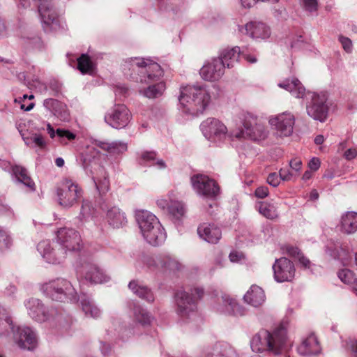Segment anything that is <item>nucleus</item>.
<instances>
[{
  "label": "nucleus",
  "instance_id": "f8f14e48",
  "mask_svg": "<svg viewBox=\"0 0 357 357\" xmlns=\"http://www.w3.org/2000/svg\"><path fill=\"white\" fill-rule=\"evenodd\" d=\"M98 149L106 151L109 155H118L127 151L128 144L126 142L120 140L107 142L93 139L91 142V145L87 146V154L95 158L100 154Z\"/></svg>",
  "mask_w": 357,
  "mask_h": 357
},
{
  "label": "nucleus",
  "instance_id": "4c0bfd02",
  "mask_svg": "<svg viewBox=\"0 0 357 357\" xmlns=\"http://www.w3.org/2000/svg\"><path fill=\"white\" fill-rule=\"evenodd\" d=\"M165 260L169 259L160 256H144L142 259V261L151 270H161V267L165 266Z\"/></svg>",
  "mask_w": 357,
  "mask_h": 357
},
{
  "label": "nucleus",
  "instance_id": "20e7f679",
  "mask_svg": "<svg viewBox=\"0 0 357 357\" xmlns=\"http://www.w3.org/2000/svg\"><path fill=\"white\" fill-rule=\"evenodd\" d=\"M211 100L210 91L205 86L187 85L181 87L178 107L192 115L202 113Z\"/></svg>",
  "mask_w": 357,
  "mask_h": 357
},
{
  "label": "nucleus",
  "instance_id": "f03ea898",
  "mask_svg": "<svg viewBox=\"0 0 357 357\" xmlns=\"http://www.w3.org/2000/svg\"><path fill=\"white\" fill-rule=\"evenodd\" d=\"M278 86L288 91L297 98L304 97L307 100L306 110L307 114L313 119L324 122L328 116V96L324 92L305 93V89L301 82L296 78L287 79L278 84Z\"/></svg>",
  "mask_w": 357,
  "mask_h": 357
},
{
  "label": "nucleus",
  "instance_id": "052dcab7",
  "mask_svg": "<svg viewBox=\"0 0 357 357\" xmlns=\"http://www.w3.org/2000/svg\"><path fill=\"white\" fill-rule=\"evenodd\" d=\"M90 212H91V208H90L89 204H88L87 203H83L82 205L80 215H79L80 218L82 220L86 219V218H88L89 216Z\"/></svg>",
  "mask_w": 357,
  "mask_h": 357
},
{
  "label": "nucleus",
  "instance_id": "4be33fe9",
  "mask_svg": "<svg viewBox=\"0 0 357 357\" xmlns=\"http://www.w3.org/2000/svg\"><path fill=\"white\" fill-rule=\"evenodd\" d=\"M24 306L29 316L33 320L43 322L48 319V311L38 298H31L24 301Z\"/></svg>",
  "mask_w": 357,
  "mask_h": 357
},
{
  "label": "nucleus",
  "instance_id": "a878e982",
  "mask_svg": "<svg viewBox=\"0 0 357 357\" xmlns=\"http://www.w3.org/2000/svg\"><path fill=\"white\" fill-rule=\"evenodd\" d=\"M82 273L84 279L91 284H101L109 280V277L94 264H86L83 266Z\"/></svg>",
  "mask_w": 357,
  "mask_h": 357
},
{
  "label": "nucleus",
  "instance_id": "393cba45",
  "mask_svg": "<svg viewBox=\"0 0 357 357\" xmlns=\"http://www.w3.org/2000/svg\"><path fill=\"white\" fill-rule=\"evenodd\" d=\"M337 227L343 234H355L357 231V212L347 211L342 213Z\"/></svg>",
  "mask_w": 357,
  "mask_h": 357
},
{
  "label": "nucleus",
  "instance_id": "a18cd8bd",
  "mask_svg": "<svg viewBox=\"0 0 357 357\" xmlns=\"http://www.w3.org/2000/svg\"><path fill=\"white\" fill-rule=\"evenodd\" d=\"M15 327L10 317H0V337L7 336L13 333Z\"/></svg>",
  "mask_w": 357,
  "mask_h": 357
},
{
  "label": "nucleus",
  "instance_id": "7ed1b4c3",
  "mask_svg": "<svg viewBox=\"0 0 357 357\" xmlns=\"http://www.w3.org/2000/svg\"><path fill=\"white\" fill-rule=\"evenodd\" d=\"M250 347L255 352L268 351L278 355L287 347V328L281 324L272 331H261L253 336Z\"/></svg>",
  "mask_w": 357,
  "mask_h": 357
},
{
  "label": "nucleus",
  "instance_id": "680f3d73",
  "mask_svg": "<svg viewBox=\"0 0 357 357\" xmlns=\"http://www.w3.org/2000/svg\"><path fill=\"white\" fill-rule=\"evenodd\" d=\"M229 257L231 262H240L244 259V255L241 252L233 251L229 254Z\"/></svg>",
  "mask_w": 357,
  "mask_h": 357
},
{
  "label": "nucleus",
  "instance_id": "aec40b11",
  "mask_svg": "<svg viewBox=\"0 0 357 357\" xmlns=\"http://www.w3.org/2000/svg\"><path fill=\"white\" fill-rule=\"evenodd\" d=\"M213 308L220 314H233L240 316L245 314L244 307L240 305L234 298L227 294H223L218 298Z\"/></svg>",
  "mask_w": 357,
  "mask_h": 357
},
{
  "label": "nucleus",
  "instance_id": "ea45409f",
  "mask_svg": "<svg viewBox=\"0 0 357 357\" xmlns=\"http://www.w3.org/2000/svg\"><path fill=\"white\" fill-rule=\"evenodd\" d=\"M133 315L135 320L142 324H149L151 321V316L149 313L140 306H135L133 308Z\"/></svg>",
  "mask_w": 357,
  "mask_h": 357
},
{
  "label": "nucleus",
  "instance_id": "4468645a",
  "mask_svg": "<svg viewBox=\"0 0 357 357\" xmlns=\"http://www.w3.org/2000/svg\"><path fill=\"white\" fill-rule=\"evenodd\" d=\"M191 184L195 192L204 197L213 199L220 192L215 181L208 176L196 174L191 177Z\"/></svg>",
  "mask_w": 357,
  "mask_h": 357
},
{
  "label": "nucleus",
  "instance_id": "13d9d810",
  "mask_svg": "<svg viewBox=\"0 0 357 357\" xmlns=\"http://www.w3.org/2000/svg\"><path fill=\"white\" fill-rule=\"evenodd\" d=\"M347 348L354 357H357V340L350 339L346 342Z\"/></svg>",
  "mask_w": 357,
  "mask_h": 357
},
{
  "label": "nucleus",
  "instance_id": "774afa93",
  "mask_svg": "<svg viewBox=\"0 0 357 357\" xmlns=\"http://www.w3.org/2000/svg\"><path fill=\"white\" fill-rule=\"evenodd\" d=\"M152 166H155L158 169H164L167 167L166 163L162 159L157 158Z\"/></svg>",
  "mask_w": 357,
  "mask_h": 357
},
{
  "label": "nucleus",
  "instance_id": "3c124183",
  "mask_svg": "<svg viewBox=\"0 0 357 357\" xmlns=\"http://www.w3.org/2000/svg\"><path fill=\"white\" fill-rule=\"evenodd\" d=\"M173 200L174 199H172L170 195L161 197L157 199L156 204L161 209L168 211Z\"/></svg>",
  "mask_w": 357,
  "mask_h": 357
},
{
  "label": "nucleus",
  "instance_id": "1a4fd4ad",
  "mask_svg": "<svg viewBox=\"0 0 357 357\" xmlns=\"http://www.w3.org/2000/svg\"><path fill=\"white\" fill-rule=\"evenodd\" d=\"M200 130L206 139L214 143L222 142L226 139H236L235 137L231 136L234 130L228 131L227 126L215 118H208L204 121L200 125Z\"/></svg>",
  "mask_w": 357,
  "mask_h": 357
},
{
  "label": "nucleus",
  "instance_id": "39448f33",
  "mask_svg": "<svg viewBox=\"0 0 357 357\" xmlns=\"http://www.w3.org/2000/svg\"><path fill=\"white\" fill-rule=\"evenodd\" d=\"M135 218L144 241L152 246H159L166 240L167 234L158 218L150 211H136Z\"/></svg>",
  "mask_w": 357,
  "mask_h": 357
},
{
  "label": "nucleus",
  "instance_id": "338daca9",
  "mask_svg": "<svg viewBox=\"0 0 357 357\" xmlns=\"http://www.w3.org/2000/svg\"><path fill=\"white\" fill-rule=\"evenodd\" d=\"M297 260L305 268H309L310 267L311 263L310 260L303 254L297 259Z\"/></svg>",
  "mask_w": 357,
  "mask_h": 357
},
{
  "label": "nucleus",
  "instance_id": "c756f323",
  "mask_svg": "<svg viewBox=\"0 0 357 357\" xmlns=\"http://www.w3.org/2000/svg\"><path fill=\"white\" fill-rule=\"evenodd\" d=\"M44 107L53 115L66 121L68 119L66 107L64 104L54 98H47L43 101Z\"/></svg>",
  "mask_w": 357,
  "mask_h": 357
},
{
  "label": "nucleus",
  "instance_id": "9b49d317",
  "mask_svg": "<svg viewBox=\"0 0 357 357\" xmlns=\"http://www.w3.org/2000/svg\"><path fill=\"white\" fill-rule=\"evenodd\" d=\"M176 304V312L183 319H194L197 315V299L192 297L188 292L179 290L175 294Z\"/></svg>",
  "mask_w": 357,
  "mask_h": 357
},
{
  "label": "nucleus",
  "instance_id": "b1692460",
  "mask_svg": "<svg viewBox=\"0 0 357 357\" xmlns=\"http://www.w3.org/2000/svg\"><path fill=\"white\" fill-rule=\"evenodd\" d=\"M351 248L347 245L330 241L326 245V252L333 259L347 263L351 259Z\"/></svg>",
  "mask_w": 357,
  "mask_h": 357
},
{
  "label": "nucleus",
  "instance_id": "bb28decb",
  "mask_svg": "<svg viewBox=\"0 0 357 357\" xmlns=\"http://www.w3.org/2000/svg\"><path fill=\"white\" fill-rule=\"evenodd\" d=\"M199 237L208 243H216L220 239V229L213 224L202 223L197 228Z\"/></svg>",
  "mask_w": 357,
  "mask_h": 357
},
{
  "label": "nucleus",
  "instance_id": "4d7b16f0",
  "mask_svg": "<svg viewBox=\"0 0 357 357\" xmlns=\"http://www.w3.org/2000/svg\"><path fill=\"white\" fill-rule=\"evenodd\" d=\"M282 180L276 173H271L267 177V182L269 185L277 187L280 184V181Z\"/></svg>",
  "mask_w": 357,
  "mask_h": 357
},
{
  "label": "nucleus",
  "instance_id": "864d4df0",
  "mask_svg": "<svg viewBox=\"0 0 357 357\" xmlns=\"http://www.w3.org/2000/svg\"><path fill=\"white\" fill-rule=\"evenodd\" d=\"M339 41L341 43L343 49L347 52L351 53L353 50V44L351 39L344 36H340Z\"/></svg>",
  "mask_w": 357,
  "mask_h": 357
},
{
  "label": "nucleus",
  "instance_id": "a19ab883",
  "mask_svg": "<svg viewBox=\"0 0 357 357\" xmlns=\"http://www.w3.org/2000/svg\"><path fill=\"white\" fill-rule=\"evenodd\" d=\"M47 131L51 138H54L56 134L61 138V142H62V139L64 137L68 140H73L75 138V135L69 130L59 128L55 131L50 123L47 126Z\"/></svg>",
  "mask_w": 357,
  "mask_h": 357
},
{
  "label": "nucleus",
  "instance_id": "69168bd1",
  "mask_svg": "<svg viewBox=\"0 0 357 357\" xmlns=\"http://www.w3.org/2000/svg\"><path fill=\"white\" fill-rule=\"evenodd\" d=\"M320 160L317 158H313L308 163L309 168L312 171H317L320 167Z\"/></svg>",
  "mask_w": 357,
  "mask_h": 357
},
{
  "label": "nucleus",
  "instance_id": "de8ad7c7",
  "mask_svg": "<svg viewBox=\"0 0 357 357\" xmlns=\"http://www.w3.org/2000/svg\"><path fill=\"white\" fill-rule=\"evenodd\" d=\"M156 160V153L155 152H144L140 156V163L144 165L152 166Z\"/></svg>",
  "mask_w": 357,
  "mask_h": 357
},
{
  "label": "nucleus",
  "instance_id": "8fccbe9b",
  "mask_svg": "<svg viewBox=\"0 0 357 357\" xmlns=\"http://www.w3.org/2000/svg\"><path fill=\"white\" fill-rule=\"evenodd\" d=\"M12 243V238L7 231L0 227V248H8Z\"/></svg>",
  "mask_w": 357,
  "mask_h": 357
},
{
  "label": "nucleus",
  "instance_id": "6ab92c4d",
  "mask_svg": "<svg viewBox=\"0 0 357 357\" xmlns=\"http://www.w3.org/2000/svg\"><path fill=\"white\" fill-rule=\"evenodd\" d=\"M238 31L257 41L265 40L271 35L270 27L266 24L257 21L249 22L244 26H238Z\"/></svg>",
  "mask_w": 357,
  "mask_h": 357
},
{
  "label": "nucleus",
  "instance_id": "a211bd4d",
  "mask_svg": "<svg viewBox=\"0 0 357 357\" xmlns=\"http://www.w3.org/2000/svg\"><path fill=\"white\" fill-rule=\"evenodd\" d=\"M273 277L276 282H291L295 276L296 269L294 264L286 257L275 261L272 266Z\"/></svg>",
  "mask_w": 357,
  "mask_h": 357
},
{
  "label": "nucleus",
  "instance_id": "2f4dec72",
  "mask_svg": "<svg viewBox=\"0 0 357 357\" xmlns=\"http://www.w3.org/2000/svg\"><path fill=\"white\" fill-rule=\"evenodd\" d=\"M106 220L109 225L114 228L121 227L127 222L125 213L116 206H112L107 209Z\"/></svg>",
  "mask_w": 357,
  "mask_h": 357
},
{
  "label": "nucleus",
  "instance_id": "473e14b6",
  "mask_svg": "<svg viewBox=\"0 0 357 357\" xmlns=\"http://www.w3.org/2000/svg\"><path fill=\"white\" fill-rule=\"evenodd\" d=\"M241 54L239 47H234L232 48H225L222 50L220 54V56L217 58L223 63L224 68L233 67L238 61Z\"/></svg>",
  "mask_w": 357,
  "mask_h": 357
},
{
  "label": "nucleus",
  "instance_id": "603ef678",
  "mask_svg": "<svg viewBox=\"0 0 357 357\" xmlns=\"http://www.w3.org/2000/svg\"><path fill=\"white\" fill-rule=\"evenodd\" d=\"M279 174L280 178L284 181H291L298 176L292 169L289 170L285 168L281 169L279 172Z\"/></svg>",
  "mask_w": 357,
  "mask_h": 357
},
{
  "label": "nucleus",
  "instance_id": "79ce46f5",
  "mask_svg": "<svg viewBox=\"0 0 357 357\" xmlns=\"http://www.w3.org/2000/svg\"><path fill=\"white\" fill-rule=\"evenodd\" d=\"M168 212L176 219H181L185 213L184 204L176 199H174Z\"/></svg>",
  "mask_w": 357,
  "mask_h": 357
},
{
  "label": "nucleus",
  "instance_id": "6e6552de",
  "mask_svg": "<svg viewBox=\"0 0 357 357\" xmlns=\"http://www.w3.org/2000/svg\"><path fill=\"white\" fill-rule=\"evenodd\" d=\"M41 290L52 300L77 301V292L71 282L64 278H56L43 284Z\"/></svg>",
  "mask_w": 357,
  "mask_h": 357
},
{
  "label": "nucleus",
  "instance_id": "58836bf2",
  "mask_svg": "<svg viewBox=\"0 0 357 357\" xmlns=\"http://www.w3.org/2000/svg\"><path fill=\"white\" fill-rule=\"evenodd\" d=\"M23 140L26 146L31 148L44 149L46 146L43 137L38 133H33L27 137L23 136Z\"/></svg>",
  "mask_w": 357,
  "mask_h": 357
},
{
  "label": "nucleus",
  "instance_id": "f704fd0d",
  "mask_svg": "<svg viewBox=\"0 0 357 357\" xmlns=\"http://www.w3.org/2000/svg\"><path fill=\"white\" fill-rule=\"evenodd\" d=\"M92 179L100 193L104 194L108 191L109 187L108 174L103 167H100L96 173H93Z\"/></svg>",
  "mask_w": 357,
  "mask_h": 357
},
{
  "label": "nucleus",
  "instance_id": "72a5a7b5",
  "mask_svg": "<svg viewBox=\"0 0 357 357\" xmlns=\"http://www.w3.org/2000/svg\"><path fill=\"white\" fill-rule=\"evenodd\" d=\"M128 288L131 291L147 302L152 303L154 301V296L153 292L146 286L142 284L138 280H132L128 284Z\"/></svg>",
  "mask_w": 357,
  "mask_h": 357
},
{
  "label": "nucleus",
  "instance_id": "f3484780",
  "mask_svg": "<svg viewBox=\"0 0 357 357\" xmlns=\"http://www.w3.org/2000/svg\"><path fill=\"white\" fill-rule=\"evenodd\" d=\"M37 250L50 264H60L65 259V251L61 250L57 241L51 243L48 240L42 241L38 244Z\"/></svg>",
  "mask_w": 357,
  "mask_h": 357
},
{
  "label": "nucleus",
  "instance_id": "cd10ccee",
  "mask_svg": "<svg viewBox=\"0 0 357 357\" xmlns=\"http://www.w3.org/2000/svg\"><path fill=\"white\" fill-rule=\"evenodd\" d=\"M243 300L247 304L258 307L262 305L266 301L264 290L257 285H252L243 296Z\"/></svg>",
  "mask_w": 357,
  "mask_h": 357
},
{
  "label": "nucleus",
  "instance_id": "09e8293b",
  "mask_svg": "<svg viewBox=\"0 0 357 357\" xmlns=\"http://www.w3.org/2000/svg\"><path fill=\"white\" fill-rule=\"evenodd\" d=\"M162 258H168L169 260H165V266L161 267V270H174L178 268V262L169 255H160Z\"/></svg>",
  "mask_w": 357,
  "mask_h": 357
},
{
  "label": "nucleus",
  "instance_id": "f257e3e1",
  "mask_svg": "<svg viewBox=\"0 0 357 357\" xmlns=\"http://www.w3.org/2000/svg\"><path fill=\"white\" fill-rule=\"evenodd\" d=\"M123 71L132 70L137 73L136 81L148 86L139 91L140 95L149 99L160 97L166 89L161 81L164 72L160 66L150 59L129 58L122 65Z\"/></svg>",
  "mask_w": 357,
  "mask_h": 357
},
{
  "label": "nucleus",
  "instance_id": "0eeeda50",
  "mask_svg": "<svg viewBox=\"0 0 357 357\" xmlns=\"http://www.w3.org/2000/svg\"><path fill=\"white\" fill-rule=\"evenodd\" d=\"M56 192L58 204L64 208L73 207L83 196L82 187L69 178H64L59 182Z\"/></svg>",
  "mask_w": 357,
  "mask_h": 357
},
{
  "label": "nucleus",
  "instance_id": "423d86ee",
  "mask_svg": "<svg viewBox=\"0 0 357 357\" xmlns=\"http://www.w3.org/2000/svg\"><path fill=\"white\" fill-rule=\"evenodd\" d=\"M243 129H236L231 134L236 139L249 138L254 141L265 139L268 135V130L265 120L257 115L248 113L245 116Z\"/></svg>",
  "mask_w": 357,
  "mask_h": 357
},
{
  "label": "nucleus",
  "instance_id": "2eb2a0df",
  "mask_svg": "<svg viewBox=\"0 0 357 357\" xmlns=\"http://www.w3.org/2000/svg\"><path fill=\"white\" fill-rule=\"evenodd\" d=\"M295 116L289 112H284L276 115L271 116L268 123L280 137H289L294 131Z\"/></svg>",
  "mask_w": 357,
  "mask_h": 357
},
{
  "label": "nucleus",
  "instance_id": "c85d7f7f",
  "mask_svg": "<svg viewBox=\"0 0 357 357\" xmlns=\"http://www.w3.org/2000/svg\"><path fill=\"white\" fill-rule=\"evenodd\" d=\"M255 208L260 215L266 219L274 220L279 218L278 204L273 201H259Z\"/></svg>",
  "mask_w": 357,
  "mask_h": 357
},
{
  "label": "nucleus",
  "instance_id": "e433bc0d",
  "mask_svg": "<svg viewBox=\"0 0 357 357\" xmlns=\"http://www.w3.org/2000/svg\"><path fill=\"white\" fill-rule=\"evenodd\" d=\"M81 305L82 310L86 316L96 319L101 315L100 310L89 298H82Z\"/></svg>",
  "mask_w": 357,
  "mask_h": 357
},
{
  "label": "nucleus",
  "instance_id": "dca6fc26",
  "mask_svg": "<svg viewBox=\"0 0 357 357\" xmlns=\"http://www.w3.org/2000/svg\"><path fill=\"white\" fill-rule=\"evenodd\" d=\"M132 115L125 105H116L105 116V122L111 127L121 129L130 122Z\"/></svg>",
  "mask_w": 357,
  "mask_h": 357
},
{
  "label": "nucleus",
  "instance_id": "6e6d98bb",
  "mask_svg": "<svg viewBox=\"0 0 357 357\" xmlns=\"http://www.w3.org/2000/svg\"><path fill=\"white\" fill-rule=\"evenodd\" d=\"M343 157L347 160H352L357 158V149L355 147H351L347 149L344 153Z\"/></svg>",
  "mask_w": 357,
  "mask_h": 357
},
{
  "label": "nucleus",
  "instance_id": "49530a36",
  "mask_svg": "<svg viewBox=\"0 0 357 357\" xmlns=\"http://www.w3.org/2000/svg\"><path fill=\"white\" fill-rule=\"evenodd\" d=\"M301 6L305 11L317 15L319 8L318 0H301Z\"/></svg>",
  "mask_w": 357,
  "mask_h": 357
},
{
  "label": "nucleus",
  "instance_id": "5701e85b",
  "mask_svg": "<svg viewBox=\"0 0 357 357\" xmlns=\"http://www.w3.org/2000/svg\"><path fill=\"white\" fill-rule=\"evenodd\" d=\"M321 347L317 337L313 333L303 337L297 347L298 353L304 356H315L321 353Z\"/></svg>",
  "mask_w": 357,
  "mask_h": 357
},
{
  "label": "nucleus",
  "instance_id": "9d476101",
  "mask_svg": "<svg viewBox=\"0 0 357 357\" xmlns=\"http://www.w3.org/2000/svg\"><path fill=\"white\" fill-rule=\"evenodd\" d=\"M56 240L61 250L65 251V257L68 252L78 251L82 246L79 233L73 228H59L56 232Z\"/></svg>",
  "mask_w": 357,
  "mask_h": 357
},
{
  "label": "nucleus",
  "instance_id": "c9c22d12",
  "mask_svg": "<svg viewBox=\"0 0 357 357\" xmlns=\"http://www.w3.org/2000/svg\"><path fill=\"white\" fill-rule=\"evenodd\" d=\"M77 68L82 74L92 75L96 70V64L89 56L82 54L77 59Z\"/></svg>",
  "mask_w": 357,
  "mask_h": 357
},
{
  "label": "nucleus",
  "instance_id": "bf43d9fd",
  "mask_svg": "<svg viewBox=\"0 0 357 357\" xmlns=\"http://www.w3.org/2000/svg\"><path fill=\"white\" fill-rule=\"evenodd\" d=\"M268 189L266 186L258 187L255 192V195L257 198L264 199L268 195Z\"/></svg>",
  "mask_w": 357,
  "mask_h": 357
},
{
  "label": "nucleus",
  "instance_id": "c03bdc74",
  "mask_svg": "<svg viewBox=\"0 0 357 357\" xmlns=\"http://www.w3.org/2000/svg\"><path fill=\"white\" fill-rule=\"evenodd\" d=\"M337 276L342 282L349 285H354L355 282L357 280L355 278L354 273L348 268H342L337 273Z\"/></svg>",
  "mask_w": 357,
  "mask_h": 357
},
{
  "label": "nucleus",
  "instance_id": "0e129e2a",
  "mask_svg": "<svg viewBox=\"0 0 357 357\" xmlns=\"http://www.w3.org/2000/svg\"><path fill=\"white\" fill-rule=\"evenodd\" d=\"M287 254L296 259L302 255L300 250L296 247H289L287 249Z\"/></svg>",
  "mask_w": 357,
  "mask_h": 357
},
{
  "label": "nucleus",
  "instance_id": "412c9836",
  "mask_svg": "<svg viewBox=\"0 0 357 357\" xmlns=\"http://www.w3.org/2000/svg\"><path fill=\"white\" fill-rule=\"evenodd\" d=\"M224 72L222 62L214 58L205 62L200 69L199 74L203 79L214 82L218 80L223 75Z\"/></svg>",
  "mask_w": 357,
  "mask_h": 357
},
{
  "label": "nucleus",
  "instance_id": "5fc2aeb1",
  "mask_svg": "<svg viewBox=\"0 0 357 357\" xmlns=\"http://www.w3.org/2000/svg\"><path fill=\"white\" fill-rule=\"evenodd\" d=\"M289 165L292 171L298 176L300 171L302 168V162L300 158H295L290 160Z\"/></svg>",
  "mask_w": 357,
  "mask_h": 357
},
{
  "label": "nucleus",
  "instance_id": "ddd939ff",
  "mask_svg": "<svg viewBox=\"0 0 357 357\" xmlns=\"http://www.w3.org/2000/svg\"><path fill=\"white\" fill-rule=\"evenodd\" d=\"M15 344L22 350L34 351L38 346V336L30 327L20 326L13 331Z\"/></svg>",
  "mask_w": 357,
  "mask_h": 357
},
{
  "label": "nucleus",
  "instance_id": "7c9ffc66",
  "mask_svg": "<svg viewBox=\"0 0 357 357\" xmlns=\"http://www.w3.org/2000/svg\"><path fill=\"white\" fill-rule=\"evenodd\" d=\"M13 172L16 178V181L22 184L26 188L29 192H34L36 190V185L34 181L29 176L27 170L20 165L13 167Z\"/></svg>",
  "mask_w": 357,
  "mask_h": 357
},
{
  "label": "nucleus",
  "instance_id": "e2e57ef3",
  "mask_svg": "<svg viewBox=\"0 0 357 357\" xmlns=\"http://www.w3.org/2000/svg\"><path fill=\"white\" fill-rule=\"evenodd\" d=\"M118 333L119 334L121 339H122L123 340H127L130 336V335L132 334L130 329L121 327H120L118 329Z\"/></svg>",
  "mask_w": 357,
  "mask_h": 357
},
{
  "label": "nucleus",
  "instance_id": "37998d69",
  "mask_svg": "<svg viewBox=\"0 0 357 357\" xmlns=\"http://www.w3.org/2000/svg\"><path fill=\"white\" fill-rule=\"evenodd\" d=\"M213 357H238L236 352L227 344L216 345Z\"/></svg>",
  "mask_w": 357,
  "mask_h": 357
}]
</instances>
